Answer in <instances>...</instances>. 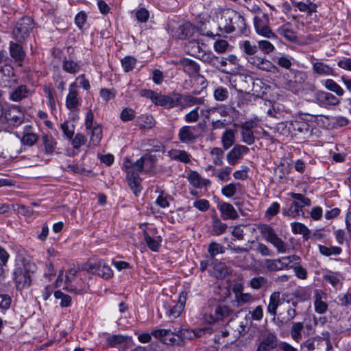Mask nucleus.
I'll list each match as a JSON object with an SVG mask.
<instances>
[{
	"label": "nucleus",
	"mask_w": 351,
	"mask_h": 351,
	"mask_svg": "<svg viewBox=\"0 0 351 351\" xmlns=\"http://www.w3.org/2000/svg\"><path fill=\"white\" fill-rule=\"evenodd\" d=\"M180 64L182 66L184 72L190 77L195 76L199 73V64L189 58H182L180 61Z\"/></svg>",
	"instance_id": "22"
},
{
	"label": "nucleus",
	"mask_w": 351,
	"mask_h": 351,
	"mask_svg": "<svg viewBox=\"0 0 351 351\" xmlns=\"http://www.w3.org/2000/svg\"><path fill=\"white\" fill-rule=\"evenodd\" d=\"M293 295L300 302L307 301L311 297V289L308 287H300L294 291Z\"/></svg>",
	"instance_id": "47"
},
{
	"label": "nucleus",
	"mask_w": 351,
	"mask_h": 351,
	"mask_svg": "<svg viewBox=\"0 0 351 351\" xmlns=\"http://www.w3.org/2000/svg\"><path fill=\"white\" fill-rule=\"evenodd\" d=\"M167 155L173 160L186 164L191 162V156L185 150L172 149L168 151Z\"/></svg>",
	"instance_id": "31"
},
{
	"label": "nucleus",
	"mask_w": 351,
	"mask_h": 351,
	"mask_svg": "<svg viewBox=\"0 0 351 351\" xmlns=\"http://www.w3.org/2000/svg\"><path fill=\"white\" fill-rule=\"evenodd\" d=\"M36 268L35 264L30 262H23L21 265L15 268L13 276L17 289H22L30 286L32 276Z\"/></svg>",
	"instance_id": "3"
},
{
	"label": "nucleus",
	"mask_w": 351,
	"mask_h": 351,
	"mask_svg": "<svg viewBox=\"0 0 351 351\" xmlns=\"http://www.w3.org/2000/svg\"><path fill=\"white\" fill-rule=\"evenodd\" d=\"M323 279L335 289H337L339 286L341 287L343 280V278L340 272L330 270H328L323 274Z\"/></svg>",
	"instance_id": "27"
},
{
	"label": "nucleus",
	"mask_w": 351,
	"mask_h": 351,
	"mask_svg": "<svg viewBox=\"0 0 351 351\" xmlns=\"http://www.w3.org/2000/svg\"><path fill=\"white\" fill-rule=\"evenodd\" d=\"M226 58L228 62H229L230 64H232V66L230 68V69H221V72L226 74H232L236 73L240 66L239 59L233 54L229 55Z\"/></svg>",
	"instance_id": "52"
},
{
	"label": "nucleus",
	"mask_w": 351,
	"mask_h": 351,
	"mask_svg": "<svg viewBox=\"0 0 351 351\" xmlns=\"http://www.w3.org/2000/svg\"><path fill=\"white\" fill-rule=\"evenodd\" d=\"M180 98L178 95V93H173L171 95H165L157 93L154 104L156 106H160L167 109H171L177 106V102Z\"/></svg>",
	"instance_id": "11"
},
{
	"label": "nucleus",
	"mask_w": 351,
	"mask_h": 351,
	"mask_svg": "<svg viewBox=\"0 0 351 351\" xmlns=\"http://www.w3.org/2000/svg\"><path fill=\"white\" fill-rule=\"evenodd\" d=\"M302 333L304 332V325L303 322H292L290 328V335L291 338L296 342H300L302 339Z\"/></svg>",
	"instance_id": "38"
},
{
	"label": "nucleus",
	"mask_w": 351,
	"mask_h": 351,
	"mask_svg": "<svg viewBox=\"0 0 351 351\" xmlns=\"http://www.w3.org/2000/svg\"><path fill=\"white\" fill-rule=\"evenodd\" d=\"M208 252L211 258H214L219 254H223L225 252V248L221 244L215 241H212L208 245Z\"/></svg>",
	"instance_id": "58"
},
{
	"label": "nucleus",
	"mask_w": 351,
	"mask_h": 351,
	"mask_svg": "<svg viewBox=\"0 0 351 351\" xmlns=\"http://www.w3.org/2000/svg\"><path fill=\"white\" fill-rule=\"evenodd\" d=\"M194 332L189 328H180L178 330V337L180 340L179 346H184L186 340H193L195 339Z\"/></svg>",
	"instance_id": "44"
},
{
	"label": "nucleus",
	"mask_w": 351,
	"mask_h": 351,
	"mask_svg": "<svg viewBox=\"0 0 351 351\" xmlns=\"http://www.w3.org/2000/svg\"><path fill=\"white\" fill-rule=\"evenodd\" d=\"M91 129L90 142L93 145H97L101 139L102 130L99 125L92 127Z\"/></svg>",
	"instance_id": "60"
},
{
	"label": "nucleus",
	"mask_w": 351,
	"mask_h": 351,
	"mask_svg": "<svg viewBox=\"0 0 351 351\" xmlns=\"http://www.w3.org/2000/svg\"><path fill=\"white\" fill-rule=\"evenodd\" d=\"M180 98L178 99L177 106L182 108L191 107L196 104H202L204 102L203 98L195 97L190 95H182L178 93Z\"/></svg>",
	"instance_id": "26"
},
{
	"label": "nucleus",
	"mask_w": 351,
	"mask_h": 351,
	"mask_svg": "<svg viewBox=\"0 0 351 351\" xmlns=\"http://www.w3.org/2000/svg\"><path fill=\"white\" fill-rule=\"evenodd\" d=\"M6 120L10 122L14 126H19L24 121V114L20 108L13 105L5 112Z\"/></svg>",
	"instance_id": "14"
},
{
	"label": "nucleus",
	"mask_w": 351,
	"mask_h": 351,
	"mask_svg": "<svg viewBox=\"0 0 351 351\" xmlns=\"http://www.w3.org/2000/svg\"><path fill=\"white\" fill-rule=\"evenodd\" d=\"M106 344L111 348H117L120 351H125L132 345L131 337L120 334L108 335L106 338Z\"/></svg>",
	"instance_id": "6"
},
{
	"label": "nucleus",
	"mask_w": 351,
	"mask_h": 351,
	"mask_svg": "<svg viewBox=\"0 0 351 351\" xmlns=\"http://www.w3.org/2000/svg\"><path fill=\"white\" fill-rule=\"evenodd\" d=\"M302 348L306 349L308 351H313L315 350L324 351L326 348L324 340L319 336L308 338L302 343Z\"/></svg>",
	"instance_id": "21"
},
{
	"label": "nucleus",
	"mask_w": 351,
	"mask_h": 351,
	"mask_svg": "<svg viewBox=\"0 0 351 351\" xmlns=\"http://www.w3.org/2000/svg\"><path fill=\"white\" fill-rule=\"evenodd\" d=\"M196 126L184 125L181 127L178 133V138L180 143L184 144L194 143L199 138Z\"/></svg>",
	"instance_id": "8"
},
{
	"label": "nucleus",
	"mask_w": 351,
	"mask_h": 351,
	"mask_svg": "<svg viewBox=\"0 0 351 351\" xmlns=\"http://www.w3.org/2000/svg\"><path fill=\"white\" fill-rule=\"evenodd\" d=\"M234 292L235 293L237 306H242L253 300V297L251 294L241 293L240 288L239 287H234Z\"/></svg>",
	"instance_id": "43"
},
{
	"label": "nucleus",
	"mask_w": 351,
	"mask_h": 351,
	"mask_svg": "<svg viewBox=\"0 0 351 351\" xmlns=\"http://www.w3.org/2000/svg\"><path fill=\"white\" fill-rule=\"evenodd\" d=\"M255 127V123L252 121H245L242 123L241 128V140L247 145H252L255 142V136L252 129Z\"/></svg>",
	"instance_id": "13"
},
{
	"label": "nucleus",
	"mask_w": 351,
	"mask_h": 351,
	"mask_svg": "<svg viewBox=\"0 0 351 351\" xmlns=\"http://www.w3.org/2000/svg\"><path fill=\"white\" fill-rule=\"evenodd\" d=\"M38 140V135L33 132H26L21 138L22 143L29 146L34 145Z\"/></svg>",
	"instance_id": "62"
},
{
	"label": "nucleus",
	"mask_w": 351,
	"mask_h": 351,
	"mask_svg": "<svg viewBox=\"0 0 351 351\" xmlns=\"http://www.w3.org/2000/svg\"><path fill=\"white\" fill-rule=\"evenodd\" d=\"M202 315L204 321L208 324H213L218 321V317L215 315V312L213 310V305L205 307Z\"/></svg>",
	"instance_id": "48"
},
{
	"label": "nucleus",
	"mask_w": 351,
	"mask_h": 351,
	"mask_svg": "<svg viewBox=\"0 0 351 351\" xmlns=\"http://www.w3.org/2000/svg\"><path fill=\"white\" fill-rule=\"evenodd\" d=\"M221 20L223 21V29L227 34L236 32L243 34L246 30L245 18L238 12L231 9H220Z\"/></svg>",
	"instance_id": "1"
},
{
	"label": "nucleus",
	"mask_w": 351,
	"mask_h": 351,
	"mask_svg": "<svg viewBox=\"0 0 351 351\" xmlns=\"http://www.w3.org/2000/svg\"><path fill=\"white\" fill-rule=\"evenodd\" d=\"M291 227L294 234L302 235L304 241L309 239L311 231L304 224L300 222H293L291 223Z\"/></svg>",
	"instance_id": "40"
},
{
	"label": "nucleus",
	"mask_w": 351,
	"mask_h": 351,
	"mask_svg": "<svg viewBox=\"0 0 351 351\" xmlns=\"http://www.w3.org/2000/svg\"><path fill=\"white\" fill-rule=\"evenodd\" d=\"M187 179L190 184L197 189L209 186L211 184L209 180L202 178L200 174L195 171H191L188 174Z\"/></svg>",
	"instance_id": "24"
},
{
	"label": "nucleus",
	"mask_w": 351,
	"mask_h": 351,
	"mask_svg": "<svg viewBox=\"0 0 351 351\" xmlns=\"http://www.w3.org/2000/svg\"><path fill=\"white\" fill-rule=\"evenodd\" d=\"M173 200L171 195L161 191L156 199V204L160 208H165L169 206V202Z\"/></svg>",
	"instance_id": "57"
},
{
	"label": "nucleus",
	"mask_w": 351,
	"mask_h": 351,
	"mask_svg": "<svg viewBox=\"0 0 351 351\" xmlns=\"http://www.w3.org/2000/svg\"><path fill=\"white\" fill-rule=\"evenodd\" d=\"M42 145L44 147L45 154L51 155L54 153L57 146V142L53 137L48 134H43L41 136Z\"/></svg>",
	"instance_id": "34"
},
{
	"label": "nucleus",
	"mask_w": 351,
	"mask_h": 351,
	"mask_svg": "<svg viewBox=\"0 0 351 351\" xmlns=\"http://www.w3.org/2000/svg\"><path fill=\"white\" fill-rule=\"evenodd\" d=\"M254 25L256 32L258 34L267 38H273L276 37L275 33L273 32L270 28L269 25V23L262 21L261 18L255 16L254 18Z\"/></svg>",
	"instance_id": "15"
},
{
	"label": "nucleus",
	"mask_w": 351,
	"mask_h": 351,
	"mask_svg": "<svg viewBox=\"0 0 351 351\" xmlns=\"http://www.w3.org/2000/svg\"><path fill=\"white\" fill-rule=\"evenodd\" d=\"M234 132L232 130H226L221 137L223 147L225 149L230 148L234 143Z\"/></svg>",
	"instance_id": "50"
},
{
	"label": "nucleus",
	"mask_w": 351,
	"mask_h": 351,
	"mask_svg": "<svg viewBox=\"0 0 351 351\" xmlns=\"http://www.w3.org/2000/svg\"><path fill=\"white\" fill-rule=\"evenodd\" d=\"M34 28L33 19L29 16L20 19L12 30L13 38L18 43H23Z\"/></svg>",
	"instance_id": "4"
},
{
	"label": "nucleus",
	"mask_w": 351,
	"mask_h": 351,
	"mask_svg": "<svg viewBox=\"0 0 351 351\" xmlns=\"http://www.w3.org/2000/svg\"><path fill=\"white\" fill-rule=\"evenodd\" d=\"M258 229L261 235L268 242L277 235L274 232V230L268 224H259L258 226Z\"/></svg>",
	"instance_id": "45"
},
{
	"label": "nucleus",
	"mask_w": 351,
	"mask_h": 351,
	"mask_svg": "<svg viewBox=\"0 0 351 351\" xmlns=\"http://www.w3.org/2000/svg\"><path fill=\"white\" fill-rule=\"evenodd\" d=\"M54 296L56 299H60V303L62 307H69L71 304V298L69 295L64 294L61 291H56L54 293Z\"/></svg>",
	"instance_id": "63"
},
{
	"label": "nucleus",
	"mask_w": 351,
	"mask_h": 351,
	"mask_svg": "<svg viewBox=\"0 0 351 351\" xmlns=\"http://www.w3.org/2000/svg\"><path fill=\"white\" fill-rule=\"evenodd\" d=\"M141 121L140 128L143 129L152 128L155 125V121L154 117L150 114H142L139 117Z\"/></svg>",
	"instance_id": "55"
},
{
	"label": "nucleus",
	"mask_w": 351,
	"mask_h": 351,
	"mask_svg": "<svg viewBox=\"0 0 351 351\" xmlns=\"http://www.w3.org/2000/svg\"><path fill=\"white\" fill-rule=\"evenodd\" d=\"M298 315L296 309L289 306L286 308V313H279L278 317L274 319V323L278 327H283L291 320H293Z\"/></svg>",
	"instance_id": "17"
},
{
	"label": "nucleus",
	"mask_w": 351,
	"mask_h": 351,
	"mask_svg": "<svg viewBox=\"0 0 351 351\" xmlns=\"http://www.w3.org/2000/svg\"><path fill=\"white\" fill-rule=\"evenodd\" d=\"M313 118L311 115L300 113L298 119L291 121L290 125L293 131L311 135L313 129L308 121Z\"/></svg>",
	"instance_id": "7"
},
{
	"label": "nucleus",
	"mask_w": 351,
	"mask_h": 351,
	"mask_svg": "<svg viewBox=\"0 0 351 351\" xmlns=\"http://www.w3.org/2000/svg\"><path fill=\"white\" fill-rule=\"evenodd\" d=\"M293 6L298 8L300 12H307L308 14L317 11V5L312 1H309V4L302 1L293 3Z\"/></svg>",
	"instance_id": "51"
},
{
	"label": "nucleus",
	"mask_w": 351,
	"mask_h": 351,
	"mask_svg": "<svg viewBox=\"0 0 351 351\" xmlns=\"http://www.w3.org/2000/svg\"><path fill=\"white\" fill-rule=\"evenodd\" d=\"M249 62L263 71H271L272 69L276 68L271 61L258 56L250 57Z\"/></svg>",
	"instance_id": "29"
},
{
	"label": "nucleus",
	"mask_w": 351,
	"mask_h": 351,
	"mask_svg": "<svg viewBox=\"0 0 351 351\" xmlns=\"http://www.w3.org/2000/svg\"><path fill=\"white\" fill-rule=\"evenodd\" d=\"M313 64V71L315 73L319 75H335L334 69L330 67L329 65L320 62H315L312 63Z\"/></svg>",
	"instance_id": "35"
},
{
	"label": "nucleus",
	"mask_w": 351,
	"mask_h": 351,
	"mask_svg": "<svg viewBox=\"0 0 351 351\" xmlns=\"http://www.w3.org/2000/svg\"><path fill=\"white\" fill-rule=\"evenodd\" d=\"M319 253L326 256L331 255H339L341 253V248L337 246L327 247L326 245H319Z\"/></svg>",
	"instance_id": "53"
},
{
	"label": "nucleus",
	"mask_w": 351,
	"mask_h": 351,
	"mask_svg": "<svg viewBox=\"0 0 351 351\" xmlns=\"http://www.w3.org/2000/svg\"><path fill=\"white\" fill-rule=\"evenodd\" d=\"M121 62L124 71L128 73L134 69L137 60L135 58L128 56L123 58Z\"/></svg>",
	"instance_id": "56"
},
{
	"label": "nucleus",
	"mask_w": 351,
	"mask_h": 351,
	"mask_svg": "<svg viewBox=\"0 0 351 351\" xmlns=\"http://www.w3.org/2000/svg\"><path fill=\"white\" fill-rule=\"evenodd\" d=\"M205 45L199 39H193L189 40L186 45L188 53L196 58H198L202 53Z\"/></svg>",
	"instance_id": "33"
},
{
	"label": "nucleus",
	"mask_w": 351,
	"mask_h": 351,
	"mask_svg": "<svg viewBox=\"0 0 351 351\" xmlns=\"http://www.w3.org/2000/svg\"><path fill=\"white\" fill-rule=\"evenodd\" d=\"M269 243L276 248L278 253H285L287 250V245L278 235L273 238Z\"/></svg>",
	"instance_id": "61"
},
{
	"label": "nucleus",
	"mask_w": 351,
	"mask_h": 351,
	"mask_svg": "<svg viewBox=\"0 0 351 351\" xmlns=\"http://www.w3.org/2000/svg\"><path fill=\"white\" fill-rule=\"evenodd\" d=\"M315 97L319 104L322 106H336L340 102L339 99L328 92L318 91Z\"/></svg>",
	"instance_id": "19"
},
{
	"label": "nucleus",
	"mask_w": 351,
	"mask_h": 351,
	"mask_svg": "<svg viewBox=\"0 0 351 351\" xmlns=\"http://www.w3.org/2000/svg\"><path fill=\"white\" fill-rule=\"evenodd\" d=\"M21 44L22 43L18 42H10V55L16 62H23L25 58V51L21 46Z\"/></svg>",
	"instance_id": "23"
},
{
	"label": "nucleus",
	"mask_w": 351,
	"mask_h": 351,
	"mask_svg": "<svg viewBox=\"0 0 351 351\" xmlns=\"http://www.w3.org/2000/svg\"><path fill=\"white\" fill-rule=\"evenodd\" d=\"M219 210L224 220L236 219L239 215L231 204L223 202L219 206Z\"/></svg>",
	"instance_id": "30"
},
{
	"label": "nucleus",
	"mask_w": 351,
	"mask_h": 351,
	"mask_svg": "<svg viewBox=\"0 0 351 351\" xmlns=\"http://www.w3.org/2000/svg\"><path fill=\"white\" fill-rule=\"evenodd\" d=\"M32 92L27 88L26 85L22 84L18 86L10 94V99L19 102L21 100L28 97L29 95H32Z\"/></svg>",
	"instance_id": "28"
},
{
	"label": "nucleus",
	"mask_w": 351,
	"mask_h": 351,
	"mask_svg": "<svg viewBox=\"0 0 351 351\" xmlns=\"http://www.w3.org/2000/svg\"><path fill=\"white\" fill-rule=\"evenodd\" d=\"M14 77V69L8 65H5L0 69V86H10L12 80Z\"/></svg>",
	"instance_id": "25"
},
{
	"label": "nucleus",
	"mask_w": 351,
	"mask_h": 351,
	"mask_svg": "<svg viewBox=\"0 0 351 351\" xmlns=\"http://www.w3.org/2000/svg\"><path fill=\"white\" fill-rule=\"evenodd\" d=\"M280 293L279 291L273 292L269 298V303L267 306V313L273 316V322H274V319L278 317L277 309L278 306L281 304L280 301Z\"/></svg>",
	"instance_id": "20"
},
{
	"label": "nucleus",
	"mask_w": 351,
	"mask_h": 351,
	"mask_svg": "<svg viewBox=\"0 0 351 351\" xmlns=\"http://www.w3.org/2000/svg\"><path fill=\"white\" fill-rule=\"evenodd\" d=\"M87 269L99 276L105 278L110 279L113 276V271L104 261L99 260L94 263H90Z\"/></svg>",
	"instance_id": "9"
},
{
	"label": "nucleus",
	"mask_w": 351,
	"mask_h": 351,
	"mask_svg": "<svg viewBox=\"0 0 351 351\" xmlns=\"http://www.w3.org/2000/svg\"><path fill=\"white\" fill-rule=\"evenodd\" d=\"M324 84L328 90L335 93L338 96H342L344 94L343 89L333 80L327 79Z\"/></svg>",
	"instance_id": "54"
},
{
	"label": "nucleus",
	"mask_w": 351,
	"mask_h": 351,
	"mask_svg": "<svg viewBox=\"0 0 351 351\" xmlns=\"http://www.w3.org/2000/svg\"><path fill=\"white\" fill-rule=\"evenodd\" d=\"M282 257L276 259H267L265 261V266L268 271H278L287 269V265L284 262Z\"/></svg>",
	"instance_id": "36"
},
{
	"label": "nucleus",
	"mask_w": 351,
	"mask_h": 351,
	"mask_svg": "<svg viewBox=\"0 0 351 351\" xmlns=\"http://www.w3.org/2000/svg\"><path fill=\"white\" fill-rule=\"evenodd\" d=\"M277 347H278L277 336L271 332L259 343L256 351H271Z\"/></svg>",
	"instance_id": "18"
},
{
	"label": "nucleus",
	"mask_w": 351,
	"mask_h": 351,
	"mask_svg": "<svg viewBox=\"0 0 351 351\" xmlns=\"http://www.w3.org/2000/svg\"><path fill=\"white\" fill-rule=\"evenodd\" d=\"M228 228V225L223 223L216 215L212 216V231L214 236H219L224 234Z\"/></svg>",
	"instance_id": "39"
},
{
	"label": "nucleus",
	"mask_w": 351,
	"mask_h": 351,
	"mask_svg": "<svg viewBox=\"0 0 351 351\" xmlns=\"http://www.w3.org/2000/svg\"><path fill=\"white\" fill-rule=\"evenodd\" d=\"M210 154L213 156V163L216 165L221 166L223 164V151L219 147H214L210 151Z\"/></svg>",
	"instance_id": "59"
},
{
	"label": "nucleus",
	"mask_w": 351,
	"mask_h": 351,
	"mask_svg": "<svg viewBox=\"0 0 351 351\" xmlns=\"http://www.w3.org/2000/svg\"><path fill=\"white\" fill-rule=\"evenodd\" d=\"M202 315L204 321L208 324H213L218 321V317L215 315V312L213 310V305L205 307Z\"/></svg>",
	"instance_id": "49"
},
{
	"label": "nucleus",
	"mask_w": 351,
	"mask_h": 351,
	"mask_svg": "<svg viewBox=\"0 0 351 351\" xmlns=\"http://www.w3.org/2000/svg\"><path fill=\"white\" fill-rule=\"evenodd\" d=\"M248 152L249 148L247 147L242 145H234L226 155L228 164L232 166L235 165L242 158L243 154Z\"/></svg>",
	"instance_id": "12"
},
{
	"label": "nucleus",
	"mask_w": 351,
	"mask_h": 351,
	"mask_svg": "<svg viewBox=\"0 0 351 351\" xmlns=\"http://www.w3.org/2000/svg\"><path fill=\"white\" fill-rule=\"evenodd\" d=\"M186 300V293L183 292L180 295L179 300L173 305H169V309L167 310V315L171 319L178 317L183 311Z\"/></svg>",
	"instance_id": "16"
},
{
	"label": "nucleus",
	"mask_w": 351,
	"mask_h": 351,
	"mask_svg": "<svg viewBox=\"0 0 351 351\" xmlns=\"http://www.w3.org/2000/svg\"><path fill=\"white\" fill-rule=\"evenodd\" d=\"M214 276L220 279H223L229 274V269L225 263L218 262L214 266Z\"/></svg>",
	"instance_id": "46"
},
{
	"label": "nucleus",
	"mask_w": 351,
	"mask_h": 351,
	"mask_svg": "<svg viewBox=\"0 0 351 351\" xmlns=\"http://www.w3.org/2000/svg\"><path fill=\"white\" fill-rule=\"evenodd\" d=\"M323 295L324 293L321 290L315 289L314 291L313 298L315 311L319 314H324L328 310V304L322 300Z\"/></svg>",
	"instance_id": "32"
},
{
	"label": "nucleus",
	"mask_w": 351,
	"mask_h": 351,
	"mask_svg": "<svg viewBox=\"0 0 351 351\" xmlns=\"http://www.w3.org/2000/svg\"><path fill=\"white\" fill-rule=\"evenodd\" d=\"M213 310L218 317V321L228 317L232 313L231 308L223 304L213 305Z\"/></svg>",
	"instance_id": "41"
},
{
	"label": "nucleus",
	"mask_w": 351,
	"mask_h": 351,
	"mask_svg": "<svg viewBox=\"0 0 351 351\" xmlns=\"http://www.w3.org/2000/svg\"><path fill=\"white\" fill-rule=\"evenodd\" d=\"M152 335L163 344L179 346L180 340L178 339L176 329L173 331L171 329H154L152 330Z\"/></svg>",
	"instance_id": "5"
},
{
	"label": "nucleus",
	"mask_w": 351,
	"mask_h": 351,
	"mask_svg": "<svg viewBox=\"0 0 351 351\" xmlns=\"http://www.w3.org/2000/svg\"><path fill=\"white\" fill-rule=\"evenodd\" d=\"M82 104V99L79 97L78 91L75 89V84L72 83L69 85V93L66 97V107L71 111L79 110Z\"/></svg>",
	"instance_id": "10"
},
{
	"label": "nucleus",
	"mask_w": 351,
	"mask_h": 351,
	"mask_svg": "<svg viewBox=\"0 0 351 351\" xmlns=\"http://www.w3.org/2000/svg\"><path fill=\"white\" fill-rule=\"evenodd\" d=\"M213 95L215 100L223 101L228 99L229 92L226 88L220 86L215 90Z\"/></svg>",
	"instance_id": "64"
},
{
	"label": "nucleus",
	"mask_w": 351,
	"mask_h": 351,
	"mask_svg": "<svg viewBox=\"0 0 351 351\" xmlns=\"http://www.w3.org/2000/svg\"><path fill=\"white\" fill-rule=\"evenodd\" d=\"M143 235L149 249L153 252H158L161 245L162 237L160 236L152 237L147 231H143Z\"/></svg>",
	"instance_id": "37"
},
{
	"label": "nucleus",
	"mask_w": 351,
	"mask_h": 351,
	"mask_svg": "<svg viewBox=\"0 0 351 351\" xmlns=\"http://www.w3.org/2000/svg\"><path fill=\"white\" fill-rule=\"evenodd\" d=\"M62 69L69 73L75 74L80 70V65L73 60L64 58L62 61Z\"/></svg>",
	"instance_id": "42"
},
{
	"label": "nucleus",
	"mask_w": 351,
	"mask_h": 351,
	"mask_svg": "<svg viewBox=\"0 0 351 351\" xmlns=\"http://www.w3.org/2000/svg\"><path fill=\"white\" fill-rule=\"evenodd\" d=\"M144 162L145 158L141 157L130 166L125 165L128 183L136 196L141 193L142 189L141 186V178L139 173L143 171Z\"/></svg>",
	"instance_id": "2"
}]
</instances>
